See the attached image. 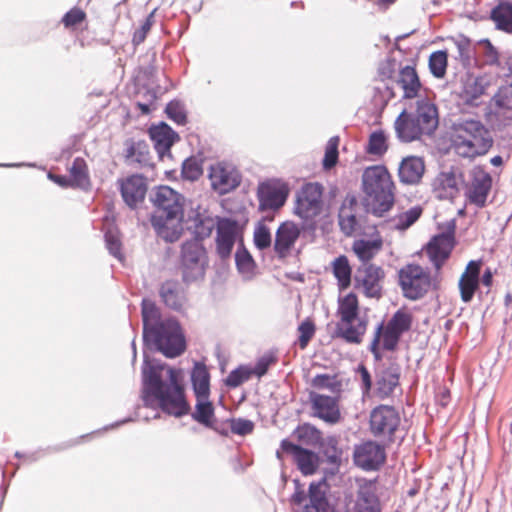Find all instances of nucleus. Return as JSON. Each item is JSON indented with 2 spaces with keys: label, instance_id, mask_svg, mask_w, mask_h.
Returning a JSON list of instances; mask_svg holds the SVG:
<instances>
[{
  "label": "nucleus",
  "instance_id": "nucleus-1",
  "mask_svg": "<svg viewBox=\"0 0 512 512\" xmlns=\"http://www.w3.org/2000/svg\"><path fill=\"white\" fill-rule=\"evenodd\" d=\"M166 374L167 380H163L156 372L147 376L144 400L149 405L155 403L164 413L175 417L184 416L189 413L190 405L182 384L181 370L169 367Z\"/></svg>",
  "mask_w": 512,
  "mask_h": 512
},
{
  "label": "nucleus",
  "instance_id": "nucleus-2",
  "mask_svg": "<svg viewBox=\"0 0 512 512\" xmlns=\"http://www.w3.org/2000/svg\"><path fill=\"white\" fill-rule=\"evenodd\" d=\"M438 126V111L428 98L417 101L415 113L403 111L395 121V130L400 140L411 142L424 134H431Z\"/></svg>",
  "mask_w": 512,
  "mask_h": 512
},
{
  "label": "nucleus",
  "instance_id": "nucleus-3",
  "mask_svg": "<svg viewBox=\"0 0 512 512\" xmlns=\"http://www.w3.org/2000/svg\"><path fill=\"white\" fill-rule=\"evenodd\" d=\"M359 302L356 294L349 293L339 298L337 316L339 321L336 333L349 343H360L366 332L367 323L359 315Z\"/></svg>",
  "mask_w": 512,
  "mask_h": 512
},
{
  "label": "nucleus",
  "instance_id": "nucleus-4",
  "mask_svg": "<svg viewBox=\"0 0 512 512\" xmlns=\"http://www.w3.org/2000/svg\"><path fill=\"white\" fill-rule=\"evenodd\" d=\"M486 134L480 122L466 121L457 129L453 139L456 153L468 158L485 154L491 146V140L485 137Z\"/></svg>",
  "mask_w": 512,
  "mask_h": 512
},
{
  "label": "nucleus",
  "instance_id": "nucleus-5",
  "mask_svg": "<svg viewBox=\"0 0 512 512\" xmlns=\"http://www.w3.org/2000/svg\"><path fill=\"white\" fill-rule=\"evenodd\" d=\"M144 338L153 341L157 349L170 358L181 355L186 348L181 327L178 321L172 318L160 321Z\"/></svg>",
  "mask_w": 512,
  "mask_h": 512
},
{
  "label": "nucleus",
  "instance_id": "nucleus-6",
  "mask_svg": "<svg viewBox=\"0 0 512 512\" xmlns=\"http://www.w3.org/2000/svg\"><path fill=\"white\" fill-rule=\"evenodd\" d=\"M399 284L405 298L418 300L436 288L438 281L426 268L408 264L399 271Z\"/></svg>",
  "mask_w": 512,
  "mask_h": 512
},
{
  "label": "nucleus",
  "instance_id": "nucleus-7",
  "mask_svg": "<svg viewBox=\"0 0 512 512\" xmlns=\"http://www.w3.org/2000/svg\"><path fill=\"white\" fill-rule=\"evenodd\" d=\"M207 263L206 250L198 239L183 243L179 269L184 282L203 279Z\"/></svg>",
  "mask_w": 512,
  "mask_h": 512
},
{
  "label": "nucleus",
  "instance_id": "nucleus-8",
  "mask_svg": "<svg viewBox=\"0 0 512 512\" xmlns=\"http://www.w3.org/2000/svg\"><path fill=\"white\" fill-rule=\"evenodd\" d=\"M362 184L368 210L381 217L384 214V166L367 167L362 175Z\"/></svg>",
  "mask_w": 512,
  "mask_h": 512
},
{
  "label": "nucleus",
  "instance_id": "nucleus-9",
  "mask_svg": "<svg viewBox=\"0 0 512 512\" xmlns=\"http://www.w3.org/2000/svg\"><path fill=\"white\" fill-rule=\"evenodd\" d=\"M323 187L318 183H307L297 193L294 213L304 220L315 218L322 210Z\"/></svg>",
  "mask_w": 512,
  "mask_h": 512
},
{
  "label": "nucleus",
  "instance_id": "nucleus-10",
  "mask_svg": "<svg viewBox=\"0 0 512 512\" xmlns=\"http://www.w3.org/2000/svg\"><path fill=\"white\" fill-rule=\"evenodd\" d=\"M290 189L286 182L279 179H270L259 184L257 198L261 211L278 210L289 195Z\"/></svg>",
  "mask_w": 512,
  "mask_h": 512
},
{
  "label": "nucleus",
  "instance_id": "nucleus-11",
  "mask_svg": "<svg viewBox=\"0 0 512 512\" xmlns=\"http://www.w3.org/2000/svg\"><path fill=\"white\" fill-rule=\"evenodd\" d=\"M208 178L211 188L220 195H225L235 190L242 181V176L238 169L226 162H217L211 165Z\"/></svg>",
  "mask_w": 512,
  "mask_h": 512
},
{
  "label": "nucleus",
  "instance_id": "nucleus-12",
  "mask_svg": "<svg viewBox=\"0 0 512 512\" xmlns=\"http://www.w3.org/2000/svg\"><path fill=\"white\" fill-rule=\"evenodd\" d=\"M303 228L290 220L282 222L275 233L274 252L280 260H285L292 256L294 252H299L296 245L300 240Z\"/></svg>",
  "mask_w": 512,
  "mask_h": 512
},
{
  "label": "nucleus",
  "instance_id": "nucleus-13",
  "mask_svg": "<svg viewBox=\"0 0 512 512\" xmlns=\"http://www.w3.org/2000/svg\"><path fill=\"white\" fill-rule=\"evenodd\" d=\"M455 224L449 222L447 229L435 235L426 246V253L436 270H439L449 258L455 244Z\"/></svg>",
  "mask_w": 512,
  "mask_h": 512
},
{
  "label": "nucleus",
  "instance_id": "nucleus-14",
  "mask_svg": "<svg viewBox=\"0 0 512 512\" xmlns=\"http://www.w3.org/2000/svg\"><path fill=\"white\" fill-rule=\"evenodd\" d=\"M309 403L314 417L331 425L341 421L340 395L328 396L311 391L309 393Z\"/></svg>",
  "mask_w": 512,
  "mask_h": 512
},
{
  "label": "nucleus",
  "instance_id": "nucleus-15",
  "mask_svg": "<svg viewBox=\"0 0 512 512\" xmlns=\"http://www.w3.org/2000/svg\"><path fill=\"white\" fill-rule=\"evenodd\" d=\"M322 488L323 484L321 482H312L307 495L297 483L296 490L291 496V502L295 505H302L308 498V503L304 505V512H333Z\"/></svg>",
  "mask_w": 512,
  "mask_h": 512
},
{
  "label": "nucleus",
  "instance_id": "nucleus-16",
  "mask_svg": "<svg viewBox=\"0 0 512 512\" xmlns=\"http://www.w3.org/2000/svg\"><path fill=\"white\" fill-rule=\"evenodd\" d=\"M151 201L156 207L153 215L184 214L183 197L169 186L157 187L151 194Z\"/></svg>",
  "mask_w": 512,
  "mask_h": 512
},
{
  "label": "nucleus",
  "instance_id": "nucleus-17",
  "mask_svg": "<svg viewBox=\"0 0 512 512\" xmlns=\"http://www.w3.org/2000/svg\"><path fill=\"white\" fill-rule=\"evenodd\" d=\"M413 322L412 312L407 307L397 310L386 323V350H393L400 337L410 330Z\"/></svg>",
  "mask_w": 512,
  "mask_h": 512
},
{
  "label": "nucleus",
  "instance_id": "nucleus-18",
  "mask_svg": "<svg viewBox=\"0 0 512 512\" xmlns=\"http://www.w3.org/2000/svg\"><path fill=\"white\" fill-rule=\"evenodd\" d=\"M463 176L454 170L439 173L432 182V191L436 198L453 200L458 196L463 184Z\"/></svg>",
  "mask_w": 512,
  "mask_h": 512
},
{
  "label": "nucleus",
  "instance_id": "nucleus-19",
  "mask_svg": "<svg viewBox=\"0 0 512 512\" xmlns=\"http://www.w3.org/2000/svg\"><path fill=\"white\" fill-rule=\"evenodd\" d=\"M492 186V178L482 167H474L471 171V184L467 190L470 203L483 207Z\"/></svg>",
  "mask_w": 512,
  "mask_h": 512
},
{
  "label": "nucleus",
  "instance_id": "nucleus-20",
  "mask_svg": "<svg viewBox=\"0 0 512 512\" xmlns=\"http://www.w3.org/2000/svg\"><path fill=\"white\" fill-rule=\"evenodd\" d=\"M183 217L184 214L153 215L151 223L159 237L166 242H175L183 232Z\"/></svg>",
  "mask_w": 512,
  "mask_h": 512
},
{
  "label": "nucleus",
  "instance_id": "nucleus-21",
  "mask_svg": "<svg viewBox=\"0 0 512 512\" xmlns=\"http://www.w3.org/2000/svg\"><path fill=\"white\" fill-rule=\"evenodd\" d=\"M280 447L283 453L293 457V460L302 474L312 475L316 472L318 468V457L313 451L302 448L287 439L282 440Z\"/></svg>",
  "mask_w": 512,
  "mask_h": 512
},
{
  "label": "nucleus",
  "instance_id": "nucleus-22",
  "mask_svg": "<svg viewBox=\"0 0 512 512\" xmlns=\"http://www.w3.org/2000/svg\"><path fill=\"white\" fill-rule=\"evenodd\" d=\"M353 460L363 470H376L384 461V450L376 443L368 441L355 447Z\"/></svg>",
  "mask_w": 512,
  "mask_h": 512
},
{
  "label": "nucleus",
  "instance_id": "nucleus-23",
  "mask_svg": "<svg viewBox=\"0 0 512 512\" xmlns=\"http://www.w3.org/2000/svg\"><path fill=\"white\" fill-rule=\"evenodd\" d=\"M119 186L122 198L130 208H135L144 201L147 184L142 176L132 175L119 180Z\"/></svg>",
  "mask_w": 512,
  "mask_h": 512
},
{
  "label": "nucleus",
  "instance_id": "nucleus-24",
  "mask_svg": "<svg viewBox=\"0 0 512 512\" xmlns=\"http://www.w3.org/2000/svg\"><path fill=\"white\" fill-rule=\"evenodd\" d=\"M237 235V223L228 218L219 219L217 222L216 249L222 258H228L233 250Z\"/></svg>",
  "mask_w": 512,
  "mask_h": 512
},
{
  "label": "nucleus",
  "instance_id": "nucleus-25",
  "mask_svg": "<svg viewBox=\"0 0 512 512\" xmlns=\"http://www.w3.org/2000/svg\"><path fill=\"white\" fill-rule=\"evenodd\" d=\"M396 84L402 90V97L406 99L418 98L424 88L419 79L418 73L413 66L401 67L396 76Z\"/></svg>",
  "mask_w": 512,
  "mask_h": 512
},
{
  "label": "nucleus",
  "instance_id": "nucleus-26",
  "mask_svg": "<svg viewBox=\"0 0 512 512\" xmlns=\"http://www.w3.org/2000/svg\"><path fill=\"white\" fill-rule=\"evenodd\" d=\"M150 138L154 144V148L162 158L166 153L170 152L171 146L178 139L176 132L172 130L166 123L152 126L149 129Z\"/></svg>",
  "mask_w": 512,
  "mask_h": 512
},
{
  "label": "nucleus",
  "instance_id": "nucleus-27",
  "mask_svg": "<svg viewBox=\"0 0 512 512\" xmlns=\"http://www.w3.org/2000/svg\"><path fill=\"white\" fill-rule=\"evenodd\" d=\"M480 262L470 261L459 280L460 295L463 302L472 300L479 284Z\"/></svg>",
  "mask_w": 512,
  "mask_h": 512
},
{
  "label": "nucleus",
  "instance_id": "nucleus-28",
  "mask_svg": "<svg viewBox=\"0 0 512 512\" xmlns=\"http://www.w3.org/2000/svg\"><path fill=\"white\" fill-rule=\"evenodd\" d=\"M425 171V165L421 158L409 156L402 160L399 166V178L403 183L416 184L420 181Z\"/></svg>",
  "mask_w": 512,
  "mask_h": 512
},
{
  "label": "nucleus",
  "instance_id": "nucleus-29",
  "mask_svg": "<svg viewBox=\"0 0 512 512\" xmlns=\"http://www.w3.org/2000/svg\"><path fill=\"white\" fill-rule=\"evenodd\" d=\"M405 435L406 430L401 423L399 411L386 405V442L399 446Z\"/></svg>",
  "mask_w": 512,
  "mask_h": 512
},
{
  "label": "nucleus",
  "instance_id": "nucleus-30",
  "mask_svg": "<svg viewBox=\"0 0 512 512\" xmlns=\"http://www.w3.org/2000/svg\"><path fill=\"white\" fill-rule=\"evenodd\" d=\"M191 382L196 398L210 396V373L202 362H196L191 371Z\"/></svg>",
  "mask_w": 512,
  "mask_h": 512
},
{
  "label": "nucleus",
  "instance_id": "nucleus-31",
  "mask_svg": "<svg viewBox=\"0 0 512 512\" xmlns=\"http://www.w3.org/2000/svg\"><path fill=\"white\" fill-rule=\"evenodd\" d=\"M489 86L490 79L488 76L476 77L468 75L465 80H463L461 95L467 102H470L482 96Z\"/></svg>",
  "mask_w": 512,
  "mask_h": 512
},
{
  "label": "nucleus",
  "instance_id": "nucleus-32",
  "mask_svg": "<svg viewBox=\"0 0 512 512\" xmlns=\"http://www.w3.org/2000/svg\"><path fill=\"white\" fill-rule=\"evenodd\" d=\"M160 296L166 306L174 310H181L185 304L184 292L180 289L177 281L168 280L160 288Z\"/></svg>",
  "mask_w": 512,
  "mask_h": 512
},
{
  "label": "nucleus",
  "instance_id": "nucleus-33",
  "mask_svg": "<svg viewBox=\"0 0 512 512\" xmlns=\"http://www.w3.org/2000/svg\"><path fill=\"white\" fill-rule=\"evenodd\" d=\"M422 212L423 209L420 206H413L390 217L386 223L391 230L405 231L420 218Z\"/></svg>",
  "mask_w": 512,
  "mask_h": 512
},
{
  "label": "nucleus",
  "instance_id": "nucleus-34",
  "mask_svg": "<svg viewBox=\"0 0 512 512\" xmlns=\"http://www.w3.org/2000/svg\"><path fill=\"white\" fill-rule=\"evenodd\" d=\"M69 177L75 188L87 189L90 186L89 169L86 161L77 157L69 168Z\"/></svg>",
  "mask_w": 512,
  "mask_h": 512
},
{
  "label": "nucleus",
  "instance_id": "nucleus-35",
  "mask_svg": "<svg viewBox=\"0 0 512 512\" xmlns=\"http://www.w3.org/2000/svg\"><path fill=\"white\" fill-rule=\"evenodd\" d=\"M496 28L512 34V3L501 2L491 11Z\"/></svg>",
  "mask_w": 512,
  "mask_h": 512
},
{
  "label": "nucleus",
  "instance_id": "nucleus-36",
  "mask_svg": "<svg viewBox=\"0 0 512 512\" xmlns=\"http://www.w3.org/2000/svg\"><path fill=\"white\" fill-rule=\"evenodd\" d=\"M355 512H381V505L371 486H363L354 508Z\"/></svg>",
  "mask_w": 512,
  "mask_h": 512
},
{
  "label": "nucleus",
  "instance_id": "nucleus-37",
  "mask_svg": "<svg viewBox=\"0 0 512 512\" xmlns=\"http://www.w3.org/2000/svg\"><path fill=\"white\" fill-rule=\"evenodd\" d=\"M209 397L196 398L195 410L192 413V418L206 427H212L215 415L214 406Z\"/></svg>",
  "mask_w": 512,
  "mask_h": 512
},
{
  "label": "nucleus",
  "instance_id": "nucleus-38",
  "mask_svg": "<svg viewBox=\"0 0 512 512\" xmlns=\"http://www.w3.org/2000/svg\"><path fill=\"white\" fill-rule=\"evenodd\" d=\"M310 385L317 390L328 389L336 395L343 391V381L338 374H317L311 379Z\"/></svg>",
  "mask_w": 512,
  "mask_h": 512
},
{
  "label": "nucleus",
  "instance_id": "nucleus-39",
  "mask_svg": "<svg viewBox=\"0 0 512 512\" xmlns=\"http://www.w3.org/2000/svg\"><path fill=\"white\" fill-rule=\"evenodd\" d=\"M333 274L338 282L340 290H345L351 285L352 269L348 258L344 255L337 257L332 263Z\"/></svg>",
  "mask_w": 512,
  "mask_h": 512
},
{
  "label": "nucleus",
  "instance_id": "nucleus-40",
  "mask_svg": "<svg viewBox=\"0 0 512 512\" xmlns=\"http://www.w3.org/2000/svg\"><path fill=\"white\" fill-rule=\"evenodd\" d=\"M381 246V240L370 241L360 239L354 241L352 249L361 261L367 262L371 260L377 253H379Z\"/></svg>",
  "mask_w": 512,
  "mask_h": 512
},
{
  "label": "nucleus",
  "instance_id": "nucleus-41",
  "mask_svg": "<svg viewBox=\"0 0 512 512\" xmlns=\"http://www.w3.org/2000/svg\"><path fill=\"white\" fill-rule=\"evenodd\" d=\"M293 436L301 444L314 446L320 442L322 434L315 426L304 423L293 431Z\"/></svg>",
  "mask_w": 512,
  "mask_h": 512
},
{
  "label": "nucleus",
  "instance_id": "nucleus-42",
  "mask_svg": "<svg viewBox=\"0 0 512 512\" xmlns=\"http://www.w3.org/2000/svg\"><path fill=\"white\" fill-rule=\"evenodd\" d=\"M379 271L380 269L374 268L372 266L368 267L365 271L363 287L365 294L368 297H381L382 286L380 283Z\"/></svg>",
  "mask_w": 512,
  "mask_h": 512
},
{
  "label": "nucleus",
  "instance_id": "nucleus-43",
  "mask_svg": "<svg viewBox=\"0 0 512 512\" xmlns=\"http://www.w3.org/2000/svg\"><path fill=\"white\" fill-rule=\"evenodd\" d=\"M143 333L144 336L151 331V328L158 326L160 323V313L153 303L143 302L142 304Z\"/></svg>",
  "mask_w": 512,
  "mask_h": 512
},
{
  "label": "nucleus",
  "instance_id": "nucleus-44",
  "mask_svg": "<svg viewBox=\"0 0 512 512\" xmlns=\"http://www.w3.org/2000/svg\"><path fill=\"white\" fill-rule=\"evenodd\" d=\"M447 53L439 50L433 52L429 57V70L436 78H443L447 69Z\"/></svg>",
  "mask_w": 512,
  "mask_h": 512
},
{
  "label": "nucleus",
  "instance_id": "nucleus-45",
  "mask_svg": "<svg viewBox=\"0 0 512 512\" xmlns=\"http://www.w3.org/2000/svg\"><path fill=\"white\" fill-rule=\"evenodd\" d=\"M251 368L241 365L232 370L225 379V385L229 388H237L251 378Z\"/></svg>",
  "mask_w": 512,
  "mask_h": 512
},
{
  "label": "nucleus",
  "instance_id": "nucleus-46",
  "mask_svg": "<svg viewBox=\"0 0 512 512\" xmlns=\"http://www.w3.org/2000/svg\"><path fill=\"white\" fill-rule=\"evenodd\" d=\"M203 173L201 162L195 158H187L182 164V177L186 180L195 181L200 178Z\"/></svg>",
  "mask_w": 512,
  "mask_h": 512
},
{
  "label": "nucleus",
  "instance_id": "nucleus-47",
  "mask_svg": "<svg viewBox=\"0 0 512 512\" xmlns=\"http://www.w3.org/2000/svg\"><path fill=\"white\" fill-rule=\"evenodd\" d=\"M167 117L175 123L184 125L187 122V115L184 105L177 100L170 101L165 108Z\"/></svg>",
  "mask_w": 512,
  "mask_h": 512
},
{
  "label": "nucleus",
  "instance_id": "nucleus-48",
  "mask_svg": "<svg viewBox=\"0 0 512 512\" xmlns=\"http://www.w3.org/2000/svg\"><path fill=\"white\" fill-rule=\"evenodd\" d=\"M338 146H339V138L332 137L329 139L326 148L325 155L323 159V167L326 170L333 168L338 161Z\"/></svg>",
  "mask_w": 512,
  "mask_h": 512
},
{
  "label": "nucleus",
  "instance_id": "nucleus-49",
  "mask_svg": "<svg viewBox=\"0 0 512 512\" xmlns=\"http://www.w3.org/2000/svg\"><path fill=\"white\" fill-rule=\"evenodd\" d=\"M315 325L311 319L304 320L298 327V344L301 349H305L315 334Z\"/></svg>",
  "mask_w": 512,
  "mask_h": 512
},
{
  "label": "nucleus",
  "instance_id": "nucleus-50",
  "mask_svg": "<svg viewBox=\"0 0 512 512\" xmlns=\"http://www.w3.org/2000/svg\"><path fill=\"white\" fill-rule=\"evenodd\" d=\"M230 430L233 434L245 436L253 432L254 423L251 420L243 418H233L228 421Z\"/></svg>",
  "mask_w": 512,
  "mask_h": 512
},
{
  "label": "nucleus",
  "instance_id": "nucleus-51",
  "mask_svg": "<svg viewBox=\"0 0 512 512\" xmlns=\"http://www.w3.org/2000/svg\"><path fill=\"white\" fill-rule=\"evenodd\" d=\"M370 429L375 435H381L384 432V406L379 405L374 408L370 415Z\"/></svg>",
  "mask_w": 512,
  "mask_h": 512
},
{
  "label": "nucleus",
  "instance_id": "nucleus-52",
  "mask_svg": "<svg viewBox=\"0 0 512 512\" xmlns=\"http://www.w3.org/2000/svg\"><path fill=\"white\" fill-rule=\"evenodd\" d=\"M479 45L483 49V56L486 64L491 66L496 65L498 67L501 66L498 50L488 39L480 40Z\"/></svg>",
  "mask_w": 512,
  "mask_h": 512
},
{
  "label": "nucleus",
  "instance_id": "nucleus-53",
  "mask_svg": "<svg viewBox=\"0 0 512 512\" xmlns=\"http://www.w3.org/2000/svg\"><path fill=\"white\" fill-rule=\"evenodd\" d=\"M86 20V13L79 7L70 9L62 18L66 28H73Z\"/></svg>",
  "mask_w": 512,
  "mask_h": 512
},
{
  "label": "nucleus",
  "instance_id": "nucleus-54",
  "mask_svg": "<svg viewBox=\"0 0 512 512\" xmlns=\"http://www.w3.org/2000/svg\"><path fill=\"white\" fill-rule=\"evenodd\" d=\"M254 243L260 250L267 249L271 246L272 238L268 227L261 225L254 232Z\"/></svg>",
  "mask_w": 512,
  "mask_h": 512
},
{
  "label": "nucleus",
  "instance_id": "nucleus-55",
  "mask_svg": "<svg viewBox=\"0 0 512 512\" xmlns=\"http://www.w3.org/2000/svg\"><path fill=\"white\" fill-rule=\"evenodd\" d=\"M339 224H340L341 230L347 236H350L355 231L357 220L353 214L346 213V211L344 209H342L339 214Z\"/></svg>",
  "mask_w": 512,
  "mask_h": 512
},
{
  "label": "nucleus",
  "instance_id": "nucleus-56",
  "mask_svg": "<svg viewBox=\"0 0 512 512\" xmlns=\"http://www.w3.org/2000/svg\"><path fill=\"white\" fill-rule=\"evenodd\" d=\"M384 147V131L380 130L371 134L367 152L370 154H380Z\"/></svg>",
  "mask_w": 512,
  "mask_h": 512
},
{
  "label": "nucleus",
  "instance_id": "nucleus-57",
  "mask_svg": "<svg viewBox=\"0 0 512 512\" xmlns=\"http://www.w3.org/2000/svg\"><path fill=\"white\" fill-rule=\"evenodd\" d=\"M236 264L241 272L249 273L254 268V261L251 255L244 251V252H237L236 253Z\"/></svg>",
  "mask_w": 512,
  "mask_h": 512
},
{
  "label": "nucleus",
  "instance_id": "nucleus-58",
  "mask_svg": "<svg viewBox=\"0 0 512 512\" xmlns=\"http://www.w3.org/2000/svg\"><path fill=\"white\" fill-rule=\"evenodd\" d=\"M275 362L276 359L272 356L262 357L261 359L258 360L255 367L253 369L251 368V375H256L258 377L264 376L267 373L270 365Z\"/></svg>",
  "mask_w": 512,
  "mask_h": 512
},
{
  "label": "nucleus",
  "instance_id": "nucleus-59",
  "mask_svg": "<svg viewBox=\"0 0 512 512\" xmlns=\"http://www.w3.org/2000/svg\"><path fill=\"white\" fill-rule=\"evenodd\" d=\"M214 228V221L211 218H205L199 221L195 227L196 236L204 239L211 235Z\"/></svg>",
  "mask_w": 512,
  "mask_h": 512
},
{
  "label": "nucleus",
  "instance_id": "nucleus-60",
  "mask_svg": "<svg viewBox=\"0 0 512 512\" xmlns=\"http://www.w3.org/2000/svg\"><path fill=\"white\" fill-rule=\"evenodd\" d=\"M152 26V22L150 18H147L144 23L141 25L139 29H137L132 38V43L134 46H138L141 43H143L147 37V34L149 33Z\"/></svg>",
  "mask_w": 512,
  "mask_h": 512
},
{
  "label": "nucleus",
  "instance_id": "nucleus-61",
  "mask_svg": "<svg viewBox=\"0 0 512 512\" xmlns=\"http://www.w3.org/2000/svg\"><path fill=\"white\" fill-rule=\"evenodd\" d=\"M106 244L109 252L119 260H122L121 242L119 238L112 234H106Z\"/></svg>",
  "mask_w": 512,
  "mask_h": 512
},
{
  "label": "nucleus",
  "instance_id": "nucleus-62",
  "mask_svg": "<svg viewBox=\"0 0 512 512\" xmlns=\"http://www.w3.org/2000/svg\"><path fill=\"white\" fill-rule=\"evenodd\" d=\"M458 52L463 60L469 61L471 58L470 54V41L467 38H462L456 42Z\"/></svg>",
  "mask_w": 512,
  "mask_h": 512
},
{
  "label": "nucleus",
  "instance_id": "nucleus-63",
  "mask_svg": "<svg viewBox=\"0 0 512 512\" xmlns=\"http://www.w3.org/2000/svg\"><path fill=\"white\" fill-rule=\"evenodd\" d=\"M148 100L147 102H137L136 106L141 111L142 114L147 115L151 112V107L154 105L156 101V95L153 92L148 91Z\"/></svg>",
  "mask_w": 512,
  "mask_h": 512
},
{
  "label": "nucleus",
  "instance_id": "nucleus-64",
  "mask_svg": "<svg viewBox=\"0 0 512 512\" xmlns=\"http://www.w3.org/2000/svg\"><path fill=\"white\" fill-rule=\"evenodd\" d=\"M48 178L62 188H75L69 176L67 177L64 175L49 173Z\"/></svg>",
  "mask_w": 512,
  "mask_h": 512
}]
</instances>
